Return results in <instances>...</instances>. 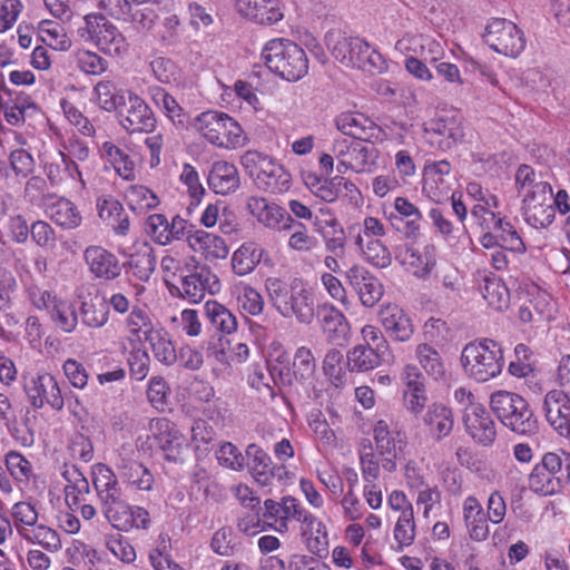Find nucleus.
Segmentation results:
<instances>
[{
	"mask_svg": "<svg viewBox=\"0 0 570 570\" xmlns=\"http://www.w3.org/2000/svg\"><path fill=\"white\" fill-rule=\"evenodd\" d=\"M32 305L38 309L48 311L55 326L63 333H72L78 324L75 304L67 298L58 297L52 292L32 286L28 289Z\"/></svg>",
	"mask_w": 570,
	"mask_h": 570,
	"instance_id": "f8f14e48",
	"label": "nucleus"
},
{
	"mask_svg": "<svg viewBox=\"0 0 570 570\" xmlns=\"http://www.w3.org/2000/svg\"><path fill=\"white\" fill-rule=\"evenodd\" d=\"M542 411L547 422L561 435L570 436V395L558 389L543 397Z\"/></svg>",
	"mask_w": 570,
	"mask_h": 570,
	"instance_id": "5701e85b",
	"label": "nucleus"
},
{
	"mask_svg": "<svg viewBox=\"0 0 570 570\" xmlns=\"http://www.w3.org/2000/svg\"><path fill=\"white\" fill-rule=\"evenodd\" d=\"M125 199L129 208L139 214L155 209L160 204L158 195L144 185L129 186L125 191Z\"/></svg>",
	"mask_w": 570,
	"mask_h": 570,
	"instance_id": "052dcab7",
	"label": "nucleus"
},
{
	"mask_svg": "<svg viewBox=\"0 0 570 570\" xmlns=\"http://www.w3.org/2000/svg\"><path fill=\"white\" fill-rule=\"evenodd\" d=\"M60 161H47L43 171L53 187H61L68 184L75 189L83 190L87 186L83 174L78 164L62 150H59Z\"/></svg>",
	"mask_w": 570,
	"mask_h": 570,
	"instance_id": "b1692460",
	"label": "nucleus"
},
{
	"mask_svg": "<svg viewBox=\"0 0 570 570\" xmlns=\"http://www.w3.org/2000/svg\"><path fill=\"white\" fill-rule=\"evenodd\" d=\"M432 146L442 150L451 149L463 137L461 126L452 118L449 120H435L426 129Z\"/></svg>",
	"mask_w": 570,
	"mask_h": 570,
	"instance_id": "a18cd8bd",
	"label": "nucleus"
},
{
	"mask_svg": "<svg viewBox=\"0 0 570 570\" xmlns=\"http://www.w3.org/2000/svg\"><path fill=\"white\" fill-rule=\"evenodd\" d=\"M264 518L273 520L272 527L278 533H286L288 531V522L291 520H299L305 513L306 509L293 497H284L281 501L272 499L264 502Z\"/></svg>",
	"mask_w": 570,
	"mask_h": 570,
	"instance_id": "cd10ccee",
	"label": "nucleus"
},
{
	"mask_svg": "<svg viewBox=\"0 0 570 570\" xmlns=\"http://www.w3.org/2000/svg\"><path fill=\"white\" fill-rule=\"evenodd\" d=\"M71 59L76 68L87 76H101L108 69V61L98 52L79 48L71 52Z\"/></svg>",
	"mask_w": 570,
	"mask_h": 570,
	"instance_id": "bf43d9fd",
	"label": "nucleus"
},
{
	"mask_svg": "<svg viewBox=\"0 0 570 570\" xmlns=\"http://www.w3.org/2000/svg\"><path fill=\"white\" fill-rule=\"evenodd\" d=\"M400 263L415 277L425 279L436 266V247L433 244H425L422 248L406 247Z\"/></svg>",
	"mask_w": 570,
	"mask_h": 570,
	"instance_id": "473e14b6",
	"label": "nucleus"
},
{
	"mask_svg": "<svg viewBox=\"0 0 570 570\" xmlns=\"http://www.w3.org/2000/svg\"><path fill=\"white\" fill-rule=\"evenodd\" d=\"M353 243L361 257L370 265L376 268H387L392 264V254L382 239L362 240V237L354 236Z\"/></svg>",
	"mask_w": 570,
	"mask_h": 570,
	"instance_id": "de8ad7c7",
	"label": "nucleus"
},
{
	"mask_svg": "<svg viewBox=\"0 0 570 570\" xmlns=\"http://www.w3.org/2000/svg\"><path fill=\"white\" fill-rule=\"evenodd\" d=\"M240 164L259 189L282 194L291 187V174L265 154L247 150L240 157Z\"/></svg>",
	"mask_w": 570,
	"mask_h": 570,
	"instance_id": "6e6552de",
	"label": "nucleus"
},
{
	"mask_svg": "<svg viewBox=\"0 0 570 570\" xmlns=\"http://www.w3.org/2000/svg\"><path fill=\"white\" fill-rule=\"evenodd\" d=\"M190 127L206 142L217 148L238 149L248 141L240 124L224 111L205 110L191 119Z\"/></svg>",
	"mask_w": 570,
	"mask_h": 570,
	"instance_id": "f03ea898",
	"label": "nucleus"
},
{
	"mask_svg": "<svg viewBox=\"0 0 570 570\" xmlns=\"http://www.w3.org/2000/svg\"><path fill=\"white\" fill-rule=\"evenodd\" d=\"M265 291L272 306L284 317H295L299 323L309 324L315 316L313 291L301 279L286 283L279 277H268Z\"/></svg>",
	"mask_w": 570,
	"mask_h": 570,
	"instance_id": "f257e3e1",
	"label": "nucleus"
},
{
	"mask_svg": "<svg viewBox=\"0 0 570 570\" xmlns=\"http://www.w3.org/2000/svg\"><path fill=\"white\" fill-rule=\"evenodd\" d=\"M463 423L468 434L482 445H490L497 436V425L484 405H474L463 413Z\"/></svg>",
	"mask_w": 570,
	"mask_h": 570,
	"instance_id": "c756f323",
	"label": "nucleus"
},
{
	"mask_svg": "<svg viewBox=\"0 0 570 570\" xmlns=\"http://www.w3.org/2000/svg\"><path fill=\"white\" fill-rule=\"evenodd\" d=\"M91 101L100 109L111 112L125 105V96L111 79L104 78L94 86Z\"/></svg>",
	"mask_w": 570,
	"mask_h": 570,
	"instance_id": "09e8293b",
	"label": "nucleus"
},
{
	"mask_svg": "<svg viewBox=\"0 0 570 570\" xmlns=\"http://www.w3.org/2000/svg\"><path fill=\"white\" fill-rule=\"evenodd\" d=\"M92 482L100 504L124 495L115 472L104 463L92 466Z\"/></svg>",
	"mask_w": 570,
	"mask_h": 570,
	"instance_id": "37998d69",
	"label": "nucleus"
},
{
	"mask_svg": "<svg viewBox=\"0 0 570 570\" xmlns=\"http://www.w3.org/2000/svg\"><path fill=\"white\" fill-rule=\"evenodd\" d=\"M204 313L208 322L223 334H233L237 331L236 316L223 304L209 299L204 304Z\"/></svg>",
	"mask_w": 570,
	"mask_h": 570,
	"instance_id": "6e6d98bb",
	"label": "nucleus"
},
{
	"mask_svg": "<svg viewBox=\"0 0 570 570\" xmlns=\"http://www.w3.org/2000/svg\"><path fill=\"white\" fill-rule=\"evenodd\" d=\"M299 523L301 539L306 549L313 554L326 552L328 548V533L324 522L306 510Z\"/></svg>",
	"mask_w": 570,
	"mask_h": 570,
	"instance_id": "e433bc0d",
	"label": "nucleus"
},
{
	"mask_svg": "<svg viewBox=\"0 0 570 570\" xmlns=\"http://www.w3.org/2000/svg\"><path fill=\"white\" fill-rule=\"evenodd\" d=\"M345 278L348 285L357 293L364 306L372 307L381 299L383 286L364 266L358 264L351 266L345 273Z\"/></svg>",
	"mask_w": 570,
	"mask_h": 570,
	"instance_id": "a878e982",
	"label": "nucleus"
},
{
	"mask_svg": "<svg viewBox=\"0 0 570 570\" xmlns=\"http://www.w3.org/2000/svg\"><path fill=\"white\" fill-rule=\"evenodd\" d=\"M246 458L250 473L261 485H267L273 476L272 460L269 455L256 444H249L246 449Z\"/></svg>",
	"mask_w": 570,
	"mask_h": 570,
	"instance_id": "13d9d810",
	"label": "nucleus"
},
{
	"mask_svg": "<svg viewBox=\"0 0 570 570\" xmlns=\"http://www.w3.org/2000/svg\"><path fill=\"white\" fill-rule=\"evenodd\" d=\"M462 517L469 537L476 542L487 540L490 534L484 509L474 495H468L462 503Z\"/></svg>",
	"mask_w": 570,
	"mask_h": 570,
	"instance_id": "4c0bfd02",
	"label": "nucleus"
},
{
	"mask_svg": "<svg viewBox=\"0 0 570 570\" xmlns=\"http://www.w3.org/2000/svg\"><path fill=\"white\" fill-rule=\"evenodd\" d=\"M229 294L235 299L237 306L243 312L257 316L264 309V298L262 294L252 285L244 281H233L229 285Z\"/></svg>",
	"mask_w": 570,
	"mask_h": 570,
	"instance_id": "c03bdc74",
	"label": "nucleus"
},
{
	"mask_svg": "<svg viewBox=\"0 0 570 570\" xmlns=\"http://www.w3.org/2000/svg\"><path fill=\"white\" fill-rule=\"evenodd\" d=\"M481 293L487 303L497 311H502L509 306L510 292L499 277H484Z\"/></svg>",
	"mask_w": 570,
	"mask_h": 570,
	"instance_id": "69168bd1",
	"label": "nucleus"
},
{
	"mask_svg": "<svg viewBox=\"0 0 570 570\" xmlns=\"http://www.w3.org/2000/svg\"><path fill=\"white\" fill-rule=\"evenodd\" d=\"M415 358L425 374L435 381L444 380L446 370L440 352L428 343L415 347Z\"/></svg>",
	"mask_w": 570,
	"mask_h": 570,
	"instance_id": "5fc2aeb1",
	"label": "nucleus"
},
{
	"mask_svg": "<svg viewBox=\"0 0 570 570\" xmlns=\"http://www.w3.org/2000/svg\"><path fill=\"white\" fill-rule=\"evenodd\" d=\"M261 58L272 72L287 81H297L308 72L306 52L286 38L268 40L262 48Z\"/></svg>",
	"mask_w": 570,
	"mask_h": 570,
	"instance_id": "7ed1b4c3",
	"label": "nucleus"
},
{
	"mask_svg": "<svg viewBox=\"0 0 570 570\" xmlns=\"http://www.w3.org/2000/svg\"><path fill=\"white\" fill-rule=\"evenodd\" d=\"M423 421L428 425L429 432L436 439L449 435L454 423L451 409L442 403H432Z\"/></svg>",
	"mask_w": 570,
	"mask_h": 570,
	"instance_id": "603ef678",
	"label": "nucleus"
},
{
	"mask_svg": "<svg viewBox=\"0 0 570 570\" xmlns=\"http://www.w3.org/2000/svg\"><path fill=\"white\" fill-rule=\"evenodd\" d=\"M29 404L40 410L49 406L53 411L63 409L65 401L57 379L47 371H39L26 377L23 384Z\"/></svg>",
	"mask_w": 570,
	"mask_h": 570,
	"instance_id": "ddd939ff",
	"label": "nucleus"
},
{
	"mask_svg": "<svg viewBox=\"0 0 570 570\" xmlns=\"http://www.w3.org/2000/svg\"><path fill=\"white\" fill-rule=\"evenodd\" d=\"M101 512L112 528L128 532L131 529H147L150 523L146 509L130 505L124 495L100 504Z\"/></svg>",
	"mask_w": 570,
	"mask_h": 570,
	"instance_id": "2eb2a0df",
	"label": "nucleus"
},
{
	"mask_svg": "<svg viewBox=\"0 0 570 570\" xmlns=\"http://www.w3.org/2000/svg\"><path fill=\"white\" fill-rule=\"evenodd\" d=\"M181 295L191 303H199L208 293L216 295L222 291L219 277L209 268L203 267L196 273L183 277Z\"/></svg>",
	"mask_w": 570,
	"mask_h": 570,
	"instance_id": "bb28decb",
	"label": "nucleus"
},
{
	"mask_svg": "<svg viewBox=\"0 0 570 570\" xmlns=\"http://www.w3.org/2000/svg\"><path fill=\"white\" fill-rule=\"evenodd\" d=\"M562 460L552 452L546 453L529 474V488L541 495H552L562 490Z\"/></svg>",
	"mask_w": 570,
	"mask_h": 570,
	"instance_id": "a211bd4d",
	"label": "nucleus"
},
{
	"mask_svg": "<svg viewBox=\"0 0 570 570\" xmlns=\"http://www.w3.org/2000/svg\"><path fill=\"white\" fill-rule=\"evenodd\" d=\"M472 217L482 229H493L495 232L501 248L517 254H523L525 252V245L511 222L487 209L484 206H481V204L473 207Z\"/></svg>",
	"mask_w": 570,
	"mask_h": 570,
	"instance_id": "f3484780",
	"label": "nucleus"
},
{
	"mask_svg": "<svg viewBox=\"0 0 570 570\" xmlns=\"http://www.w3.org/2000/svg\"><path fill=\"white\" fill-rule=\"evenodd\" d=\"M328 48L333 57L345 67L368 73H383L389 65L384 56L360 37L331 35Z\"/></svg>",
	"mask_w": 570,
	"mask_h": 570,
	"instance_id": "20e7f679",
	"label": "nucleus"
},
{
	"mask_svg": "<svg viewBox=\"0 0 570 570\" xmlns=\"http://www.w3.org/2000/svg\"><path fill=\"white\" fill-rule=\"evenodd\" d=\"M380 346L355 345L347 352V365L352 372H368L382 363Z\"/></svg>",
	"mask_w": 570,
	"mask_h": 570,
	"instance_id": "3c124183",
	"label": "nucleus"
},
{
	"mask_svg": "<svg viewBox=\"0 0 570 570\" xmlns=\"http://www.w3.org/2000/svg\"><path fill=\"white\" fill-rule=\"evenodd\" d=\"M96 146L100 159L112 167L117 176L127 181L136 179V164L124 149L110 140L96 142Z\"/></svg>",
	"mask_w": 570,
	"mask_h": 570,
	"instance_id": "f704fd0d",
	"label": "nucleus"
},
{
	"mask_svg": "<svg viewBox=\"0 0 570 570\" xmlns=\"http://www.w3.org/2000/svg\"><path fill=\"white\" fill-rule=\"evenodd\" d=\"M263 253V248L256 243L242 244L232 255L233 272L238 276L250 274L262 261Z\"/></svg>",
	"mask_w": 570,
	"mask_h": 570,
	"instance_id": "8fccbe9b",
	"label": "nucleus"
},
{
	"mask_svg": "<svg viewBox=\"0 0 570 570\" xmlns=\"http://www.w3.org/2000/svg\"><path fill=\"white\" fill-rule=\"evenodd\" d=\"M120 478L129 487L140 491H150L155 479L153 473L140 462L122 460L117 465Z\"/></svg>",
	"mask_w": 570,
	"mask_h": 570,
	"instance_id": "864d4df0",
	"label": "nucleus"
},
{
	"mask_svg": "<svg viewBox=\"0 0 570 570\" xmlns=\"http://www.w3.org/2000/svg\"><path fill=\"white\" fill-rule=\"evenodd\" d=\"M38 32L41 40L55 50L67 51L71 48V39L58 22L42 20L38 26Z\"/></svg>",
	"mask_w": 570,
	"mask_h": 570,
	"instance_id": "338daca9",
	"label": "nucleus"
},
{
	"mask_svg": "<svg viewBox=\"0 0 570 570\" xmlns=\"http://www.w3.org/2000/svg\"><path fill=\"white\" fill-rule=\"evenodd\" d=\"M128 108L120 118V125L128 132H149L155 128L156 118L153 110L135 92H129Z\"/></svg>",
	"mask_w": 570,
	"mask_h": 570,
	"instance_id": "2f4dec72",
	"label": "nucleus"
},
{
	"mask_svg": "<svg viewBox=\"0 0 570 570\" xmlns=\"http://www.w3.org/2000/svg\"><path fill=\"white\" fill-rule=\"evenodd\" d=\"M343 360V353L336 348L328 350L323 360V373L335 387H343L347 382Z\"/></svg>",
	"mask_w": 570,
	"mask_h": 570,
	"instance_id": "774afa93",
	"label": "nucleus"
},
{
	"mask_svg": "<svg viewBox=\"0 0 570 570\" xmlns=\"http://www.w3.org/2000/svg\"><path fill=\"white\" fill-rule=\"evenodd\" d=\"M453 177L446 160L428 161L423 168V194L434 203H442L452 194Z\"/></svg>",
	"mask_w": 570,
	"mask_h": 570,
	"instance_id": "6ab92c4d",
	"label": "nucleus"
},
{
	"mask_svg": "<svg viewBox=\"0 0 570 570\" xmlns=\"http://www.w3.org/2000/svg\"><path fill=\"white\" fill-rule=\"evenodd\" d=\"M207 183L215 194L228 195L239 188L240 178L234 164L218 160L213 164Z\"/></svg>",
	"mask_w": 570,
	"mask_h": 570,
	"instance_id": "ea45409f",
	"label": "nucleus"
},
{
	"mask_svg": "<svg viewBox=\"0 0 570 570\" xmlns=\"http://www.w3.org/2000/svg\"><path fill=\"white\" fill-rule=\"evenodd\" d=\"M490 406L511 431L521 435L537 432V419L521 395L508 391H497L491 394Z\"/></svg>",
	"mask_w": 570,
	"mask_h": 570,
	"instance_id": "0eeeda50",
	"label": "nucleus"
},
{
	"mask_svg": "<svg viewBox=\"0 0 570 570\" xmlns=\"http://www.w3.org/2000/svg\"><path fill=\"white\" fill-rule=\"evenodd\" d=\"M101 512L112 528L128 532L131 529H147L150 523L146 509L130 505L124 495L100 504Z\"/></svg>",
	"mask_w": 570,
	"mask_h": 570,
	"instance_id": "dca6fc26",
	"label": "nucleus"
},
{
	"mask_svg": "<svg viewBox=\"0 0 570 570\" xmlns=\"http://www.w3.org/2000/svg\"><path fill=\"white\" fill-rule=\"evenodd\" d=\"M313 226L322 238L327 253L334 255L344 254L346 248V235L344 227L336 217L324 220L316 218Z\"/></svg>",
	"mask_w": 570,
	"mask_h": 570,
	"instance_id": "a19ab883",
	"label": "nucleus"
},
{
	"mask_svg": "<svg viewBox=\"0 0 570 570\" xmlns=\"http://www.w3.org/2000/svg\"><path fill=\"white\" fill-rule=\"evenodd\" d=\"M524 220L534 228H544L554 219L551 185H539L533 196L522 199Z\"/></svg>",
	"mask_w": 570,
	"mask_h": 570,
	"instance_id": "4be33fe9",
	"label": "nucleus"
},
{
	"mask_svg": "<svg viewBox=\"0 0 570 570\" xmlns=\"http://www.w3.org/2000/svg\"><path fill=\"white\" fill-rule=\"evenodd\" d=\"M188 247L200 253L206 259H224L228 255V247L224 238L218 235L198 229L188 237Z\"/></svg>",
	"mask_w": 570,
	"mask_h": 570,
	"instance_id": "79ce46f5",
	"label": "nucleus"
},
{
	"mask_svg": "<svg viewBox=\"0 0 570 570\" xmlns=\"http://www.w3.org/2000/svg\"><path fill=\"white\" fill-rule=\"evenodd\" d=\"M62 476L68 484L65 487L66 503L68 507L77 505L90 492L87 478L75 466L67 468Z\"/></svg>",
	"mask_w": 570,
	"mask_h": 570,
	"instance_id": "0e129e2a",
	"label": "nucleus"
},
{
	"mask_svg": "<svg viewBox=\"0 0 570 570\" xmlns=\"http://www.w3.org/2000/svg\"><path fill=\"white\" fill-rule=\"evenodd\" d=\"M155 358L166 366L173 365L177 360V352L175 350L170 334L163 327L158 326L146 341Z\"/></svg>",
	"mask_w": 570,
	"mask_h": 570,
	"instance_id": "4d7b16f0",
	"label": "nucleus"
},
{
	"mask_svg": "<svg viewBox=\"0 0 570 570\" xmlns=\"http://www.w3.org/2000/svg\"><path fill=\"white\" fill-rule=\"evenodd\" d=\"M153 102L165 114V116L176 125L185 122V114L177 100L164 88L154 86L148 89Z\"/></svg>",
	"mask_w": 570,
	"mask_h": 570,
	"instance_id": "680f3d73",
	"label": "nucleus"
},
{
	"mask_svg": "<svg viewBox=\"0 0 570 570\" xmlns=\"http://www.w3.org/2000/svg\"><path fill=\"white\" fill-rule=\"evenodd\" d=\"M460 362L469 379L483 383L502 372L504 357L497 342L482 340L468 343L461 352Z\"/></svg>",
	"mask_w": 570,
	"mask_h": 570,
	"instance_id": "39448f33",
	"label": "nucleus"
},
{
	"mask_svg": "<svg viewBox=\"0 0 570 570\" xmlns=\"http://www.w3.org/2000/svg\"><path fill=\"white\" fill-rule=\"evenodd\" d=\"M247 209L258 224L269 230L285 232L294 224L293 216L284 207L264 197H250Z\"/></svg>",
	"mask_w": 570,
	"mask_h": 570,
	"instance_id": "412c9836",
	"label": "nucleus"
},
{
	"mask_svg": "<svg viewBox=\"0 0 570 570\" xmlns=\"http://www.w3.org/2000/svg\"><path fill=\"white\" fill-rule=\"evenodd\" d=\"M363 141L344 137L334 139L331 151L338 161V173L351 170L357 174H371L376 170L380 151Z\"/></svg>",
	"mask_w": 570,
	"mask_h": 570,
	"instance_id": "1a4fd4ad",
	"label": "nucleus"
},
{
	"mask_svg": "<svg viewBox=\"0 0 570 570\" xmlns=\"http://www.w3.org/2000/svg\"><path fill=\"white\" fill-rule=\"evenodd\" d=\"M334 124L338 131L354 140L377 142L386 138V134L362 112L343 111L335 117Z\"/></svg>",
	"mask_w": 570,
	"mask_h": 570,
	"instance_id": "aec40b11",
	"label": "nucleus"
},
{
	"mask_svg": "<svg viewBox=\"0 0 570 570\" xmlns=\"http://www.w3.org/2000/svg\"><path fill=\"white\" fill-rule=\"evenodd\" d=\"M45 214L62 229H76L82 223L78 207L68 198L50 196L45 200Z\"/></svg>",
	"mask_w": 570,
	"mask_h": 570,
	"instance_id": "c9c22d12",
	"label": "nucleus"
},
{
	"mask_svg": "<svg viewBox=\"0 0 570 570\" xmlns=\"http://www.w3.org/2000/svg\"><path fill=\"white\" fill-rule=\"evenodd\" d=\"M404 384L403 404L412 414H420L428 402L424 376L414 364L404 365L401 374Z\"/></svg>",
	"mask_w": 570,
	"mask_h": 570,
	"instance_id": "393cba45",
	"label": "nucleus"
},
{
	"mask_svg": "<svg viewBox=\"0 0 570 570\" xmlns=\"http://www.w3.org/2000/svg\"><path fill=\"white\" fill-rule=\"evenodd\" d=\"M396 218L404 223L403 232L406 238L416 239L421 234L423 214L409 198L399 196L393 203Z\"/></svg>",
	"mask_w": 570,
	"mask_h": 570,
	"instance_id": "49530a36",
	"label": "nucleus"
},
{
	"mask_svg": "<svg viewBox=\"0 0 570 570\" xmlns=\"http://www.w3.org/2000/svg\"><path fill=\"white\" fill-rule=\"evenodd\" d=\"M158 326L146 311L134 307L125 321L126 335L120 341V350L126 353L129 347L142 346Z\"/></svg>",
	"mask_w": 570,
	"mask_h": 570,
	"instance_id": "c85d7f7f",
	"label": "nucleus"
},
{
	"mask_svg": "<svg viewBox=\"0 0 570 570\" xmlns=\"http://www.w3.org/2000/svg\"><path fill=\"white\" fill-rule=\"evenodd\" d=\"M83 259L89 272L97 278L112 281L121 274L119 259L102 246H88L83 252Z\"/></svg>",
	"mask_w": 570,
	"mask_h": 570,
	"instance_id": "7c9ffc66",
	"label": "nucleus"
},
{
	"mask_svg": "<svg viewBox=\"0 0 570 570\" xmlns=\"http://www.w3.org/2000/svg\"><path fill=\"white\" fill-rule=\"evenodd\" d=\"M236 10L259 24H274L284 17L279 0H234Z\"/></svg>",
	"mask_w": 570,
	"mask_h": 570,
	"instance_id": "72a5a7b5",
	"label": "nucleus"
},
{
	"mask_svg": "<svg viewBox=\"0 0 570 570\" xmlns=\"http://www.w3.org/2000/svg\"><path fill=\"white\" fill-rule=\"evenodd\" d=\"M101 512L112 528L128 532L131 529H147L150 523L146 509L130 505L124 495L100 504Z\"/></svg>",
	"mask_w": 570,
	"mask_h": 570,
	"instance_id": "4468645a",
	"label": "nucleus"
},
{
	"mask_svg": "<svg viewBox=\"0 0 570 570\" xmlns=\"http://www.w3.org/2000/svg\"><path fill=\"white\" fill-rule=\"evenodd\" d=\"M380 318L387 334L395 341L406 342L413 334L409 315L397 305L390 304L381 309Z\"/></svg>",
	"mask_w": 570,
	"mask_h": 570,
	"instance_id": "58836bf2",
	"label": "nucleus"
},
{
	"mask_svg": "<svg viewBox=\"0 0 570 570\" xmlns=\"http://www.w3.org/2000/svg\"><path fill=\"white\" fill-rule=\"evenodd\" d=\"M76 33L80 41L95 46L106 56L121 57L128 51L129 45L124 33L100 13L86 14Z\"/></svg>",
	"mask_w": 570,
	"mask_h": 570,
	"instance_id": "423d86ee",
	"label": "nucleus"
},
{
	"mask_svg": "<svg viewBox=\"0 0 570 570\" xmlns=\"http://www.w3.org/2000/svg\"><path fill=\"white\" fill-rule=\"evenodd\" d=\"M482 39L490 49L510 58L519 57L525 49L527 40L519 27L507 19H491L482 33Z\"/></svg>",
	"mask_w": 570,
	"mask_h": 570,
	"instance_id": "9d476101",
	"label": "nucleus"
},
{
	"mask_svg": "<svg viewBox=\"0 0 570 570\" xmlns=\"http://www.w3.org/2000/svg\"><path fill=\"white\" fill-rule=\"evenodd\" d=\"M375 444L374 453L380 459L384 471L392 473L397 470V463L405 459L407 438L404 432L390 429L384 420H379L373 428Z\"/></svg>",
	"mask_w": 570,
	"mask_h": 570,
	"instance_id": "9b49d317",
	"label": "nucleus"
},
{
	"mask_svg": "<svg viewBox=\"0 0 570 570\" xmlns=\"http://www.w3.org/2000/svg\"><path fill=\"white\" fill-rule=\"evenodd\" d=\"M155 425L161 432L158 436V444L165 456L170 461H176L184 450V439L177 431L170 429L167 420H158Z\"/></svg>",
	"mask_w": 570,
	"mask_h": 570,
	"instance_id": "e2e57ef3",
	"label": "nucleus"
}]
</instances>
